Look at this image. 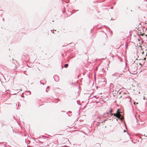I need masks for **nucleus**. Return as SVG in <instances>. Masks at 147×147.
Wrapping results in <instances>:
<instances>
[{
	"mask_svg": "<svg viewBox=\"0 0 147 147\" xmlns=\"http://www.w3.org/2000/svg\"><path fill=\"white\" fill-rule=\"evenodd\" d=\"M144 53V52H143L142 53V54H143Z\"/></svg>",
	"mask_w": 147,
	"mask_h": 147,
	"instance_id": "5",
	"label": "nucleus"
},
{
	"mask_svg": "<svg viewBox=\"0 0 147 147\" xmlns=\"http://www.w3.org/2000/svg\"><path fill=\"white\" fill-rule=\"evenodd\" d=\"M117 113H118V115L117 116V117L119 119L122 120L123 119V117L121 114H120L118 110L117 111Z\"/></svg>",
	"mask_w": 147,
	"mask_h": 147,
	"instance_id": "1",
	"label": "nucleus"
},
{
	"mask_svg": "<svg viewBox=\"0 0 147 147\" xmlns=\"http://www.w3.org/2000/svg\"><path fill=\"white\" fill-rule=\"evenodd\" d=\"M68 64H65V65H64V67L65 68H67V67H68Z\"/></svg>",
	"mask_w": 147,
	"mask_h": 147,
	"instance_id": "3",
	"label": "nucleus"
},
{
	"mask_svg": "<svg viewBox=\"0 0 147 147\" xmlns=\"http://www.w3.org/2000/svg\"><path fill=\"white\" fill-rule=\"evenodd\" d=\"M114 115V116H116V117H117V116L118 115V113H117H117H114V114L112 113L111 114V115Z\"/></svg>",
	"mask_w": 147,
	"mask_h": 147,
	"instance_id": "2",
	"label": "nucleus"
},
{
	"mask_svg": "<svg viewBox=\"0 0 147 147\" xmlns=\"http://www.w3.org/2000/svg\"><path fill=\"white\" fill-rule=\"evenodd\" d=\"M112 109L111 108V109H110V114L111 115V114H112V113H111V112H112Z\"/></svg>",
	"mask_w": 147,
	"mask_h": 147,
	"instance_id": "4",
	"label": "nucleus"
}]
</instances>
